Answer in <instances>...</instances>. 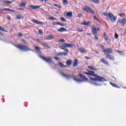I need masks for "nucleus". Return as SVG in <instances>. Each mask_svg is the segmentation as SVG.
Listing matches in <instances>:
<instances>
[{
    "mask_svg": "<svg viewBox=\"0 0 126 126\" xmlns=\"http://www.w3.org/2000/svg\"><path fill=\"white\" fill-rule=\"evenodd\" d=\"M16 19H23V16L21 14H19L16 17Z\"/></svg>",
    "mask_w": 126,
    "mask_h": 126,
    "instance_id": "obj_23",
    "label": "nucleus"
},
{
    "mask_svg": "<svg viewBox=\"0 0 126 126\" xmlns=\"http://www.w3.org/2000/svg\"><path fill=\"white\" fill-rule=\"evenodd\" d=\"M94 20H96V21H99V19H98L97 18V17H96V16L94 17Z\"/></svg>",
    "mask_w": 126,
    "mask_h": 126,
    "instance_id": "obj_41",
    "label": "nucleus"
},
{
    "mask_svg": "<svg viewBox=\"0 0 126 126\" xmlns=\"http://www.w3.org/2000/svg\"><path fill=\"white\" fill-rule=\"evenodd\" d=\"M58 32H61L62 33L63 32H66L67 31L64 28H62L57 30Z\"/></svg>",
    "mask_w": 126,
    "mask_h": 126,
    "instance_id": "obj_17",
    "label": "nucleus"
},
{
    "mask_svg": "<svg viewBox=\"0 0 126 126\" xmlns=\"http://www.w3.org/2000/svg\"><path fill=\"white\" fill-rule=\"evenodd\" d=\"M87 71H89V75H91L92 76H95V77L92 78L91 77H90L91 80H93V81H106V79H105V78L103 77H100L94 74L95 73V72L89 70H87Z\"/></svg>",
    "mask_w": 126,
    "mask_h": 126,
    "instance_id": "obj_1",
    "label": "nucleus"
},
{
    "mask_svg": "<svg viewBox=\"0 0 126 126\" xmlns=\"http://www.w3.org/2000/svg\"><path fill=\"white\" fill-rule=\"evenodd\" d=\"M103 36L104 37V39L105 41L107 42L108 44H111V40L109 38H108V36L107 35V34L106 33H103Z\"/></svg>",
    "mask_w": 126,
    "mask_h": 126,
    "instance_id": "obj_9",
    "label": "nucleus"
},
{
    "mask_svg": "<svg viewBox=\"0 0 126 126\" xmlns=\"http://www.w3.org/2000/svg\"><path fill=\"white\" fill-rule=\"evenodd\" d=\"M42 46L45 47L46 49H51V47L45 43H42Z\"/></svg>",
    "mask_w": 126,
    "mask_h": 126,
    "instance_id": "obj_24",
    "label": "nucleus"
},
{
    "mask_svg": "<svg viewBox=\"0 0 126 126\" xmlns=\"http://www.w3.org/2000/svg\"><path fill=\"white\" fill-rule=\"evenodd\" d=\"M8 11H11L12 12H15V10H13V9L11 10V9H9Z\"/></svg>",
    "mask_w": 126,
    "mask_h": 126,
    "instance_id": "obj_46",
    "label": "nucleus"
},
{
    "mask_svg": "<svg viewBox=\"0 0 126 126\" xmlns=\"http://www.w3.org/2000/svg\"><path fill=\"white\" fill-rule=\"evenodd\" d=\"M42 1H44V0H41Z\"/></svg>",
    "mask_w": 126,
    "mask_h": 126,
    "instance_id": "obj_63",
    "label": "nucleus"
},
{
    "mask_svg": "<svg viewBox=\"0 0 126 126\" xmlns=\"http://www.w3.org/2000/svg\"><path fill=\"white\" fill-rule=\"evenodd\" d=\"M83 9L85 11H87V12H89V13H92V14L95 13V12H94V11H93V10H92L91 8H90L88 6H85L83 7Z\"/></svg>",
    "mask_w": 126,
    "mask_h": 126,
    "instance_id": "obj_7",
    "label": "nucleus"
},
{
    "mask_svg": "<svg viewBox=\"0 0 126 126\" xmlns=\"http://www.w3.org/2000/svg\"><path fill=\"white\" fill-rule=\"evenodd\" d=\"M50 20H52L53 21L57 20V19L54 18L53 17H49Z\"/></svg>",
    "mask_w": 126,
    "mask_h": 126,
    "instance_id": "obj_32",
    "label": "nucleus"
},
{
    "mask_svg": "<svg viewBox=\"0 0 126 126\" xmlns=\"http://www.w3.org/2000/svg\"><path fill=\"white\" fill-rule=\"evenodd\" d=\"M8 9L7 8H4V9H0V10H4V11H8Z\"/></svg>",
    "mask_w": 126,
    "mask_h": 126,
    "instance_id": "obj_44",
    "label": "nucleus"
},
{
    "mask_svg": "<svg viewBox=\"0 0 126 126\" xmlns=\"http://www.w3.org/2000/svg\"><path fill=\"white\" fill-rule=\"evenodd\" d=\"M100 48H101V50H102L103 53H104V51H106V49H105V46H104L103 45H100Z\"/></svg>",
    "mask_w": 126,
    "mask_h": 126,
    "instance_id": "obj_28",
    "label": "nucleus"
},
{
    "mask_svg": "<svg viewBox=\"0 0 126 126\" xmlns=\"http://www.w3.org/2000/svg\"><path fill=\"white\" fill-rule=\"evenodd\" d=\"M2 3H3L4 4H11V3H12V1L9 0H5L3 1Z\"/></svg>",
    "mask_w": 126,
    "mask_h": 126,
    "instance_id": "obj_21",
    "label": "nucleus"
},
{
    "mask_svg": "<svg viewBox=\"0 0 126 126\" xmlns=\"http://www.w3.org/2000/svg\"><path fill=\"white\" fill-rule=\"evenodd\" d=\"M101 63H107V61L104 59L101 58L100 59Z\"/></svg>",
    "mask_w": 126,
    "mask_h": 126,
    "instance_id": "obj_26",
    "label": "nucleus"
},
{
    "mask_svg": "<svg viewBox=\"0 0 126 126\" xmlns=\"http://www.w3.org/2000/svg\"><path fill=\"white\" fill-rule=\"evenodd\" d=\"M79 76H80V77H82V78H83V79L84 80H81L80 79H77L75 78H74V80H75V81H76V82H78V83H79V82H83V81H87V80H88L86 77H85V76H83V75L79 73Z\"/></svg>",
    "mask_w": 126,
    "mask_h": 126,
    "instance_id": "obj_5",
    "label": "nucleus"
},
{
    "mask_svg": "<svg viewBox=\"0 0 126 126\" xmlns=\"http://www.w3.org/2000/svg\"><path fill=\"white\" fill-rule=\"evenodd\" d=\"M32 21L34 23H35V24H37L38 25H43V24H44L43 22L35 19H32Z\"/></svg>",
    "mask_w": 126,
    "mask_h": 126,
    "instance_id": "obj_10",
    "label": "nucleus"
},
{
    "mask_svg": "<svg viewBox=\"0 0 126 126\" xmlns=\"http://www.w3.org/2000/svg\"><path fill=\"white\" fill-rule=\"evenodd\" d=\"M67 17H72V12H67Z\"/></svg>",
    "mask_w": 126,
    "mask_h": 126,
    "instance_id": "obj_25",
    "label": "nucleus"
},
{
    "mask_svg": "<svg viewBox=\"0 0 126 126\" xmlns=\"http://www.w3.org/2000/svg\"><path fill=\"white\" fill-rule=\"evenodd\" d=\"M119 23L121 24L122 26H125L126 24V20L124 18L122 20H120L119 21Z\"/></svg>",
    "mask_w": 126,
    "mask_h": 126,
    "instance_id": "obj_13",
    "label": "nucleus"
},
{
    "mask_svg": "<svg viewBox=\"0 0 126 126\" xmlns=\"http://www.w3.org/2000/svg\"><path fill=\"white\" fill-rule=\"evenodd\" d=\"M77 31H78V32H79L80 33L84 32L83 30H81L80 29H78Z\"/></svg>",
    "mask_w": 126,
    "mask_h": 126,
    "instance_id": "obj_40",
    "label": "nucleus"
},
{
    "mask_svg": "<svg viewBox=\"0 0 126 126\" xmlns=\"http://www.w3.org/2000/svg\"><path fill=\"white\" fill-rule=\"evenodd\" d=\"M103 15L108 17L106 18V20L109 21L110 19L112 22H115L117 20V17H115L112 13H103Z\"/></svg>",
    "mask_w": 126,
    "mask_h": 126,
    "instance_id": "obj_2",
    "label": "nucleus"
},
{
    "mask_svg": "<svg viewBox=\"0 0 126 126\" xmlns=\"http://www.w3.org/2000/svg\"><path fill=\"white\" fill-rule=\"evenodd\" d=\"M82 16V14H78V17L80 18Z\"/></svg>",
    "mask_w": 126,
    "mask_h": 126,
    "instance_id": "obj_49",
    "label": "nucleus"
},
{
    "mask_svg": "<svg viewBox=\"0 0 126 126\" xmlns=\"http://www.w3.org/2000/svg\"><path fill=\"white\" fill-rule=\"evenodd\" d=\"M67 55V53H63V52H60L58 53H57L56 54V56H66Z\"/></svg>",
    "mask_w": 126,
    "mask_h": 126,
    "instance_id": "obj_20",
    "label": "nucleus"
},
{
    "mask_svg": "<svg viewBox=\"0 0 126 126\" xmlns=\"http://www.w3.org/2000/svg\"><path fill=\"white\" fill-rule=\"evenodd\" d=\"M76 65H77V63H74L73 65V66H76Z\"/></svg>",
    "mask_w": 126,
    "mask_h": 126,
    "instance_id": "obj_54",
    "label": "nucleus"
},
{
    "mask_svg": "<svg viewBox=\"0 0 126 126\" xmlns=\"http://www.w3.org/2000/svg\"><path fill=\"white\" fill-rule=\"evenodd\" d=\"M111 85H112V86L114 87H117L116 86L113 85V84H111Z\"/></svg>",
    "mask_w": 126,
    "mask_h": 126,
    "instance_id": "obj_55",
    "label": "nucleus"
},
{
    "mask_svg": "<svg viewBox=\"0 0 126 126\" xmlns=\"http://www.w3.org/2000/svg\"><path fill=\"white\" fill-rule=\"evenodd\" d=\"M94 39L95 40H98V36H97V35H95Z\"/></svg>",
    "mask_w": 126,
    "mask_h": 126,
    "instance_id": "obj_48",
    "label": "nucleus"
},
{
    "mask_svg": "<svg viewBox=\"0 0 126 126\" xmlns=\"http://www.w3.org/2000/svg\"><path fill=\"white\" fill-rule=\"evenodd\" d=\"M106 57V59H108L109 60H110V61H114L115 60V58H114V56L109 55V54H106L105 55Z\"/></svg>",
    "mask_w": 126,
    "mask_h": 126,
    "instance_id": "obj_12",
    "label": "nucleus"
},
{
    "mask_svg": "<svg viewBox=\"0 0 126 126\" xmlns=\"http://www.w3.org/2000/svg\"><path fill=\"white\" fill-rule=\"evenodd\" d=\"M89 72H85V73H84V74H87V75H89V71H88Z\"/></svg>",
    "mask_w": 126,
    "mask_h": 126,
    "instance_id": "obj_50",
    "label": "nucleus"
},
{
    "mask_svg": "<svg viewBox=\"0 0 126 126\" xmlns=\"http://www.w3.org/2000/svg\"><path fill=\"white\" fill-rule=\"evenodd\" d=\"M19 36H20V37H21V36H22V34H20Z\"/></svg>",
    "mask_w": 126,
    "mask_h": 126,
    "instance_id": "obj_59",
    "label": "nucleus"
},
{
    "mask_svg": "<svg viewBox=\"0 0 126 126\" xmlns=\"http://www.w3.org/2000/svg\"><path fill=\"white\" fill-rule=\"evenodd\" d=\"M22 42H23L24 43H26V42L25 40H22Z\"/></svg>",
    "mask_w": 126,
    "mask_h": 126,
    "instance_id": "obj_57",
    "label": "nucleus"
},
{
    "mask_svg": "<svg viewBox=\"0 0 126 126\" xmlns=\"http://www.w3.org/2000/svg\"><path fill=\"white\" fill-rule=\"evenodd\" d=\"M54 59H55V60H56V61H59V58H58V57H55L54 58Z\"/></svg>",
    "mask_w": 126,
    "mask_h": 126,
    "instance_id": "obj_51",
    "label": "nucleus"
},
{
    "mask_svg": "<svg viewBox=\"0 0 126 126\" xmlns=\"http://www.w3.org/2000/svg\"><path fill=\"white\" fill-rule=\"evenodd\" d=\"M74 63H78V60H77V59H75Z\"/></svg>",
    "mask_w": 126,
    "mask_h": 126,
    "instance_id": "obj_45",
    "label": "nucleus"
},
{
    "mask_svg": "<svg viewBox=\"0 0 126 126\" xmlns=\"http://www.w3.org/2000/svg\"><path fill=\"white\" fill-rule=\"evenodd\" d=\"M34 48H35V50H36V51H37L38 52H40V48H39L38 47H37V46L34 47Z\"/></svg>",
    "mask_w": 126,
    "mask_h": 126,
    "instance_id": "obj_38",
    "label": "nucleus"
},
{
    "mask_svg": "<svg viewBox=\"0 0 126 126\" xmlns=\"http://www.w3.org/2000/svg\"><path fill=\"white\" fill-rule=\"evenodd\" d=\"M59 66H61V67H69V66H70L71 63H67V66L64 65L63 63H59Z\"/></svg>",
    "mask_w": 126,
    "mask_h": 126,
    "instance_id": "obj_16",
    "label": "nucleus"
},
{
    "mask_svg": "<svg viewBox=\"0 0 126 126\" xmlns=\"http://www.w3.org/2000/svg\"><path fill=\"white\" fill-rule=\"evenodd\" d=\"M107 53L113 54V49L111 48H109L104 51V55H108Z\"/></svg>",
    "mask_w": 126,
    "mask_h": 126,
    "instance_id": "obj_8",
    "label": "nucleus"
},
{
    "mask_svg": "<svg viewBox=\"0 0 126 126\" xmlns=\"http://www.w3.org/2000/svg\"><path fill=\"white\" fill-rule=\"evenodd\" d=\"M94 85H95V86H100V85L96 83H93Z\"/></svg>",
    "mask_w": 126,
    "mask_h": 126,
    "instance_id": "obj_47",
    "label": "nucleus"
},
{
    "mask_svg": "<svg viewBox=\"0 0 126 126\" xmlns=\"http://www.w3.org/2000/svg\"><path fill=\"white\" fill-rule=\"evenodd\" d=\"M53 25H56L57 24V23H56L55 22H54L53 23H52Z\"/></svg>",
    "mask_w": 126,
    "mask_h": 126,
    "instance_id": "obj_53",
    "label": "nucleus"
},
{
    "mask_svg": "<svg viewBox=\"0 0 126 126\" xmlns=\"http://www.w3.org/2000/svg\"><path fill=\"white\" fill-rule=\"evenodd\" d=\"M57 24L60 25V26H64V25L63 24H62L61 22H57Z\"/></svg>",
    "mask_w": 126,
    "mask_h": 126,
    "instance_id": "obj_35",
    "label": "nucleus"
},
{
    "mask_svg": "<svg viewBox=\"0 0 126 126\" xmlns=\"http://www.w3.org/2000/svg\"><path fill=\"white\" fill-rule=\"evenodd\" d=\"M65 42V40L63 39H61L59 40V42L60 43H64Z\"/></svg>",
    "mask_w": 126,
    "mask_h": 126,
    "instance_id": "obj_34",
    "label": "nucleus"
},
{
    "mask_svg": "<svg viewBox=\"0 0 126 126\" xmlns=\"http://www.w3.org/2000/svg\"><path fill=\"white\" fill-rule=\"evenodd\" d=\"M60 19L62 20V21H63V22H66V20L63 17H61Z\"/></svg>",
    "mask_w": 126,
    "mask_h": 126,
    "instance_id": "obj_33",
    "label": "nucleus"
},
{
    "mask_svg": "<svg viewBox=\"0 0 126 126\" xmlns=\"http://www.w3.org/2000/svg\"><path fill=\"white\" fill-rule=\"evenodd\" d=\"M0 30H1V31H3L4 32H7V31H6V30H4L3 29V28H2L0 26Z\"/></svg>",
    "mask_w": 126,
    "mask_h": 126,
    "instance_id": "obj_39",
    "label": "nucleus"
},
{
    "mask_svg": "<svg viewBox=\"0 0 126 126\" xmlns=\"http://www.w3.org/2000/svg\"><path fill=\"white\" fill-rule=\"evenodd\" d=\"M93 2H94V3H98L99 2V0H90Z\"/></svg>",
    "mask_w": 126,
    "mask_h": 126,
    "instance_id": "obj_31",
    "label": "nucleus"
},
{
    "mask_svg": "<svg viewBox=\"0 0 126 126\" xmlns=\"http://www.w3.org/2000/svg\"><path fill=\"white\" fill-rule=\"evenodd\" d=\"M114 37L115 39H118V38H119V35L117 34H115Z\"/></svg>",
    "mask_w": 126,
    "mask_h": 126,
    "instance_id": "obj_43",
    "label": "nucleus"
},
{
    "mask_svg": "<svg viewBox=\"0 0 126 126\" xmlns=\"http://www.w3.org/2000/svg\"><path fill=\"white\" fill-rule=\"evenodd\" d=\"M39 33L40 35H42V34H43V31H42V30H39Z\"/></svg>",
    "mask_w": 126,
    "mask_h": 126,
    "instance_id": "obj_42",
    "label": "nucleus"
},
{
    "mask_svg": "<svg viewBox=\"0 0 126 126\" xmlns=\"http://www.w3.org/2000/svg\"><path fill=\"white\" fill-rule=\"evenodd\" d=\"M29 7L33 10L39 9V8H40V6L30 5L29 6Z\"/></svg>",
    "mask_w": 126,
    "mask_h": 126,
    "instance_id": "obj_14",
    "label": "nucleus"
},
{
    "mask_svg": "<svg viewBox=\"0 0 126 126\" xmlns=\"http://www.w3.org/2000/svg\"><path fill=\"white\" fill-rule=\"evenodd\" d=\"M44 1H48V0H44Z\"/></svg>",
    "mask_w": 126,
    "mask_h": 126,
    "instance_id": "obj_62",
    "label": "nucleus"
},
{
    "mask_svg": "<svg viewBox=\"0 0 126 126\" xmlns=\"http://www.w3.org/2000/svg\"><path fill=\"white\" fill-rule=\"evenodd\" d=\"M92 30L94 35H96V34H97V29L95 26H93Z\"/></svg>",
    "mask_w": 126,
    "mask_h": 126,
    "instance_id": "obj_11",
    "label": "nucleus"
},
{
    "mask_svg": "<svg viewBox=\"0 0 126 126\" xmlns=\"http://www.w3.org/2000/svg\"><path fill=\"white\" fill-rule=\"evenodd\" d=\"M18 10H23V9H22V8H19Z\"/></svg>",
    "mask_w": 126,
    "mask_h": 126,
    "instance_id": "obj_56",
    "label": "nucleus"
},
{
    "mask_svg": "<svg viewBox=\"0 0 126 126\" xmlns=\"http://www.w3.org/2000/svg\"><path fill=\"white\" fill-rule=\"evenodd\" d=\"M26 3H27V1L24 0L21 4H20V7H23V6H25V5H26Z\"/></svg>",
    "mask_w": 126,
    "mask_h": 126,
    "instance_id": "obj_18",
    "label": "nucleus"
},
{
    "mask_svg": "<svg viewBox=\"0 0 126 126\" xmlns=\"http://www.w3.org/2000/svg\"><path fill=\"white\" fill-rule=\"evenodd\" d=\"M63 4L65 5V4H68V1L67 0H63Z\"/></svg>",
    "mask_w": 126,
    "mask_h": 126,
    "instance_id": "obj_27",
    "label": "nucleus"
},
{
    "mask_svg": "<svg viewBox=\"0 0 126 126\" xmlns=\"http://www.w3.org/2000/svg\"><path fill=\"white\" fill-rule=\"evenodd\" d=\"M54 39V36L51 35H48L45 38V40H53Z\"/></svg>",
    "mask_w": 126,
    "mask_h": 126,
    "instance_id": "obj_19",
    "label": "nucleus"
},
{
    "mask_svg": "<svg viewBox=\"0 0 126 126\" xmlns=\"http://www.w3.org/2000/svg\"><path fill=\"white\" fill-rule=\"evenodd\" d=\"M90 24V22H85L83 23H82V24L83 25H88Z\"/></svg>",
    "mask_w": 126,
    "mask_h": 126,
    "instance_id": "obj_30",
    "label": "nucleus"
},
{
    "mask_svg": "<svg viewBox=\"0 0 126 126\" xmlns=\"http://www.w3.org/2000/svg\"><path fill=\"white\" fill-rule=\"evenodd\" d=\"M88 68L89 69H91V70H98L97 68H96L95 67L93 66H89Z\"/></svg>",
    "mask_w": 126,
    "mask_h": 126,
    "instance_id": "obj_22",
    "label": "nucleus"
},
{
    "mask_svg": "<svg viewBox=\"0 0 126 126\" xmlns=\"http://www.w3.org/2000/svg\"><path fill=\"white\" fill-rule=\"evenodd\" d=\"M119 15L120 16H123V14H120Z\"/></svg>",
    "mask_w": 126,
    "mask_h": 126,
    "instance_id": "obj_58",
    "label": "nucleus"
},
{
    "mask_svg": "<svg viewBox=\"0 0 126 126\" xmlns=\"http://www.w3.org/2000/svg\"><path fill=\"white\" fill-rule=\"evenodd\" d=\"M87 35H90V34H89V33H87Z\"/></svg>",
    "mask_w": 126,
    "mask_h": 126,
    "instance_id": "obj_61",
    "label": "nucleus"
},
{
    "mask_svg": "<svg viewBox=\"0 0 126 126\" xmlns=\"http://www.w3.org/2000/svg\"><path fill=\"white\" fill-rule=\"evenodd\" d=\"M54 6H56V7H58V8H62V6H60L58 4H55Z\"/></svg>",
    "mask_w": 126,
    "mask_h": 126,
    "instance_id": "obj_36",
    "label": "nucleus"
},
{
    "mask_svg": "<svg viewBox=\"0 0 126 126\" xmlns=\"http://www.w3.org/2000/svg\"><path fill=\"white\" fill-rule=\"evenodd\" d=\"M72 47H74V45L72 44L65 43L61 46L60 48L62 49V50H63L64 51L67 52V53H68V49H65V48H72Z\"/></svg>",
    "mask_w": 126,
    "mask_h": 126,
    "instance_id": "obj_3",
    "label": "nucleus"
},
{
    "mask_svg": "<svg viewBox=\"0 0 126 126\" xmlns=\"http://www.w3.org/2000/svg\"><path fill=\"white\" fill-rule=\"evenodd\" d=\"M85 59H86L87 60H89V59H90V58H89L88 57H85Z\"/></svg>",
    "mask_w": 126,
    "mask_h": 126,
    "instance_id": "obj_52",
    "label": "nucleus"
},
{
    "mask_svg": "<svg viewBox=\"0 0 126 126\" xmlns=\"http://www.w3.org/2000/svg\"><path fill=\"white\" fill-rule=\"evenodd\" d=\"M125 33L126 34V31H125Z\"/></svg>",
    "mask_w": 126,
    "mask_h": 126,
    "instance_id": "obj_64",
    "label": "nucleus"
},
{
    "mask_svg": "<svg viewBox=\"0 0 126 126\" xmlns=\"http://www.w3.org/2000/svg\"><path fill=\"white\" fill-rule=\"evenodd\" d=\"M8 19H10V17H8Z\"/></svg>",
    "mask_w": 126,
    "mask_h": 126,
    "instance_id": "obj_60",
    "label": "nucleus"
},
{
    "mask_svg": "<svg viewBox=\"0 0 126 126\" xmlns=\"http://www.w3.org/2000/svg\"><path fill=\"white\" fill-rule=\"evenodd\" d=\"M66 63H72V60H69L66 61Z\"/></svg>",
    "mask_w": 126,
    "mask_h": 126,
    "instance_id": "obj_37",
    "label": "nucleus"
},
{
    "mask_svg": "<svg viewBox=\"0 0 126 126\" xmlns=\"http://www.w3.org/2000/svg\"><path fill=\"white\" fill-rule=\"evenodd\" d=\"M78 51L81 52V54H86L87 51L84 48H79Z\"/></svg>",
    "mask_w": 126,
    "mask_h": 126,
    "instance_id": "obj_15",
    "label": "nucleus"
},
{
    "mask_svg": "<svg viewBox=\"0 0 126 126\" xmlns=\"http://www.w3.org/2000/svg\"><path fill=\"white\" fill-rule=\"evenodd\" d=\"M118 54H120V55H122V56H123V55H125V53L123 52V51H117Z\"/></svg>",
    "mask_w": 126,
    "mask_h": 126,
    "instance_id": "obj_29",
    "label": "nucleus"
},
{
    "mask_svg": "<svg viewBox=\"0 0 126 126\" xmlns=\"http://www.w3.org/2000/svg\"><path fill=\"white\" fill-rule=\"evenodd\" d=\"M17 48H18V49H20V50H22L23 51H31V50L30 49V48L27 47V46H25V45H18V46H17Z\"/></svg>",
    "mask_w": 126,
    "mask_h": 126,
    "instance_id": "obj_6",
    "label": "nucleus"
},
{
    "mask_svg": "<svg viewBox=\"0 0 126 126\" xmlns=\"http://www.w3.org/2000/svg\"><path fill=\"white\" fill-rule=\"evenodd\" d=\"M39 58L46 63H51L53 61V58L51 57H46L44 56L39 55Z\"/></svg>",
    "mask_w": 126,
    "mask_h": 126,
    "instance_id": "obj_4",
    "label": "nucleus"
}]
</instances>
